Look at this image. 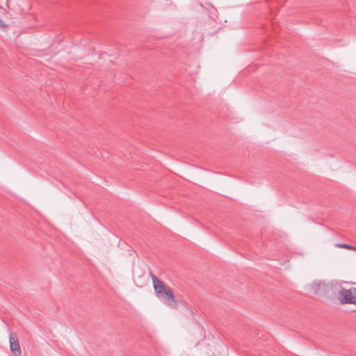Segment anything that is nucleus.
Returning a JSON list of instances; mask_svg holds the SVG:
<instances>
[{
    "label": "nucleus",
    "mask_w": 356,
    "mask_h": 356,
    "mask_svg": "<svg viewBox=\"0 0 356 356\" xmlns=\"http://www.w3.org/2000/svg\"><path fill=\"white\" fill-rule=\"evenodd\" d=\"M149 275L152 280L153 287L155 291L156 295L157 296L159 293H161L163 291L166 289L168 286L164 284V283L159 279L152 270L149 271Z\"/></svg>",
    "instance_id": "20e7f679"
},
{
    "label": "nucleus",
    "mask_w": 356,
    "mask_h": 356,
    "mask_svg": "<svg viewBox=\"0 0 356 356\" xmlns=\"http://www.w3.org/2000/svg\"><path fill=\"white\" fill-rule=\"evenodd\" d=\"M156 296L167 306L172 309H176L177 307V301L175 299L173 292L170 286L163 291L161 293H159Z\"/></svg>",
    "instance_id": "7ed1b4c3"
},
{
    "label": "nucleus",
    "mask_w": 356,
    "mask_h": 356,
    "mask_svg": "<svg viewBox=\"0 0 356 356\" xmlns=\"http://www.w3.org/2000/svg\"><path fill=\"white\" fill-rule=\"evenodd\" d=\"M340 284L337 281L316 280L309 285V289L319 297L332 298L338 294Z\"/></svg>",
    "instance_id": "f257e3e1"
},
{
    "label": "nucleus",
    "mask_w": 356,
    "mask_h": 356,
    "mask_svg": "<svg viewBox=\"0 0 356 356\" xmlns=\"http://www.w3.org/2000/svg\"><path fill=\"white\" fill-rule=\"evenodd\" d=\"M337 245L338 247L342 248H346V249H349V250H356V248L355 247L350 245H347V244L341 243V244H337Z\"/></svg>",
    "instance_id": "423d86ee"
},
{
    "label": "nucleus",
    "mask_w": 356,
    "mask_h": 356,
    "mask_svg": "<svg viewBox=\"0 0 356 356\" xmlns=\"http://www.w3.org/2000/svg\"><path fill=\"white\" fill-rule=\"evenodd\" d=\"M10 350L14 355H20L22 350L20 348L19 343L17 337L15 334H10L9 335Z\"/></svg>",
    "instance_id": "39448f33"
},
{
    "label": "nucleus",
    "mask_w": 356,
    "mask_h": 356,
    "mask_svg": "<svg viewBox=\"0 0 356 356\" xmlns=\"http://www.w3.org/2000/svg\"><path fill=\"white\" fill-rule=\"evenodd\" d=\"M338 299L343 305L352 304L356 305V288L350 287L348 289H343L340 284L338 292Z\"/></svg>",
    "instance_id": "f03ea898"
}]
</instances>
